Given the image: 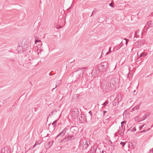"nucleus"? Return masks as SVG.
Wrapping results in <instances>:
<instances>
[{
    "label": "nucleus",
    "mask_w": 153,
    "mask_h": 153,
    "mask_svg": "<svg viewBox=\"0 0 153 153\" xmlns=\"http://www.w3.org/2000/svg\"><path fill=\"white\" fill-rule=\"evenodd\" d=\"M87 68L86 67L79 68L77 70L75 71V75L76 76V78L77 79L76 81H79L82 79L83 76V73Z\"/></svg>",
    "instance_id": "1"
},
{
    "label": "nucleus",
    "mask_w": 153,
    "mask_h": 153,
    "mask_svg": "<svg viewBox=\"0 0 153 153\" xmlns=\"http://www.w3.org/2000/svg\"><path fill=\"white\" fill-rule=\"evenodd\" d=\"M108 64L106 62H102L97 68V69L100 72L105 71L107 67Z\"/></svg>",
    "instance_id": "2"
},
{
    "label": "nucleus",
    "mask_w": 153,
    "mask_h": 153,
    "mask_svg": "<svg viewBox=\"0 0 153 153\" xmlns=\"http://www.w3.org/2000/svg\"><path fill=\"white\" fill-rule=\"evenodd\" d=\"M118 82V79L117 78H115L112 79L111 80L110 83L108 84V86L112 89H114L115 85Z\"/></svg>",
    "instance_id": "3"
},
{
    "label": "nucleus",
    "mask_w": 153,
    "mask_h": 153,
    "mask_svg": "<svg viewBox=\"0 0 153 153\" xmlns=\"http://www.w3.org/2000/svg\"><path fill=\"white\" fill-rule=\"evenodd\" d=\"M90 144V142L85 139H84L82 141L81 145L83 146V148L85 149L88 147Z\"/></svg>",
    "instance_id": "4"
},
{
    "label": "nucleus",
    "mask_w": 153,
    "mask_h": 153,
    "mask_svg": "<svg viewBox=\"0 0 153 153\" xmlns=\"http://www.w3.org/2000/svg\"><path fill=\"white\" fill-rule=\"evenodd\" d=\"M1 153H10L11 149L9 147L5 146L1 150Z\"/></svg>",
    "instance_id": "5"
},
{
    "label": "nucleus",
    "mask_w": 153,
    "mask_h": 153,
    "mask_svg": "<svg viewBox=\"0 0 153 153\" xmlns=\"http://www.w3.org/2000/svg\"><path fill=\"white\" fill-rule=\"evenodd\" d=\"M125 126L123 125H122L121 128L120 127L119 129L118 130V132L121 136H123L124 132L125 131Z\"/></svg>",
    "instance_id": "6"
},
{
    "label": "nucleus",
    "mask_w": 153,
    "mask_h": 153,
    "mask_svg": "<svg viewBox=\"0 0 153 153\" xmlns=\"http://www.w3.org/2000/svg\"><path fill=\"white\" fill-rule=\"evenodd\" d=\"M78 112L77 111H72L71 113V115L73 117V118L76 119L78 116Z\"/></svg>",
    "instance_id": "7"
},
{
    "label": "nucleus",
    "mask_w": 153,
    "mask_h": 153,
    "mask_svg": "<svg viewBox=\"0 0 153 153\" xmlns=\"http://www.w3.org/2000/svg\"><path fill=\"white\" fill-rule=\"evenodd\" d=\"M78 130V128L76 126H72L70 129L71 132L73 133L74 134H76L77 133Z\"/></svg>",
    "instance_id": "8"
},
{
    "label": "nucleus",
    "mask_w": 153,
    "mask_h": 153,
    "mask_svg": "<svg viewBox=\"0 0 153 153\" xmlns=\"http://www.w3.org/2000/svg\"><path fill=\"white\" fill-rule=\"evenodd\" d=\"M81 119L79 118V120H80V121L82 123H85L86 122V118L84 115H82L81 116Z\"/></svg>",
    "instance_id": "9"
},
{
    "label": "nucleus",
    "mask_w": 153,
    "mask_h": 153,
    "mask_svg": "<svg viewBox=\"0 0 153 153\" xmlns=\"http://www.w3.org/2000/svg\"><path fill=\"white\" fill-rule=\"evenodd\" d=\"M67 129L65 128H64L62 131L56 137H58L59 136H63L66 132Z\"/></svg>",
    "instance_id": "10"
},
{
    "label": "nucleus",
    "mask_w": 153,
    "mask_h": 153,
    "mask_svg": "<svg viewBox=\"0 0 153 153\" xmlns=\"http://www.w3.org/2000/svg\"><path fill=\"white\" fill-rule=\"evenodd\" d=\"M118 101L117 100V99H115L113 102V104L114 106H117L118 104Z\"/></svg>",
    "instance_id": "11"
},
{
    "label": "nucleus",
    "mask_w": 153,
    "mask_h": 153,
    "mask_svg": "<svg viewBox=\"0 0 153 153\" xmlns=\"http://www.w3.org/2000/svg\"><path fill=\"white\" fill-rule=\"evenodd\" d=\"M61 82H62V81L61 80H57L56 81V87L55 88H53V89H54L55 88H56L61 83Z\"/></svg>",
    "instance_id": "12"
},
{
    "label": "nucleus",
    "mask_w": 153,
    "mask_h": 153,
    "mask_svg": "<svg viewBox=\"0 0 153 153\" xmlns=\"http://www.w3.org/2000/svg\"><path fill=\"white\" fill-rule=\"evenodd\" d=\"M152 21H149L146 24V26L148 27V28H149L152 26Z\"/></svg>",
    "instance_id": "13"
},
{
    "label": "nucleus",
    "mask_w": 153,
    "mask_h": 153,
    "mask_svg": "<svg viewBox=\"0 0 153 153\" xmlns=\"http://www.w3.org/2000/svg\"><path fill=\"white\" fill-rule=\"evenodd\" d=\"M74 139V136H68V137H66L65 138V139L66 140H67V141L68 140H70Z\"/></svg>",
    "instance_id": "14"
},
{
    "label": "nucleus",
    "mask_w": 153,
    "mask_h": 153,
    "mask_svg": "<svg viewBox=\"0 0 153 153\" xmlns=\"http://www.w3.org/2000/svg\"><path fill=\"white\" fill-rule=\"evenodd\" d=\"M115 99H117V100L118 101V103H119V102L121 101V97L120 96L118 95L116 98Z\"/></svg>",
    "instance_id": "15"
},
{
    "label": "nucleus",
    "mask_w": 153,
    "mask_h": 153,
    "mask_svg": "<svg viewBox=\"0 0 153 153\" xmlns=\"http://www.w3.org/2000/svg\"><path fill=\"white\" fill-rule=\"evenodd\" d=\"M109 102L108 100H106L102 105H103V107H105L106 106Z\"/></svg>",
    "instance_id": "16"
},
{
    "label": "nucleus",
    "mask_w": 153,
    "mask_h": 153,
    "mask_svg": "<svg viewBox=\"0 0 153 153\" xmlns=\"http://www.w3.org/2000/svg\"><path fill=\"white\" fill-rule=\"evenodd\" d=\"M110 79H111V78L109 76L107 77L106 78H105V79H104V80L103 81L102 83H105V81H108L109 80H110Z\"/></svg>",
    "instance_id": "17"
},
{
    "label": "nucleus",
    "mask_w": 153,
    "mask_h": 153,
    "mask_svg": "<svg viewBox=\"0 0 153 153\" xmlns=\"http://www.w3.org/2000/svg\"><path fill=\"white\" fill-rule=\"evenodd\" d=\"M122 42H121V43H120V45H121V46L120 47H119V46H117V47H115L114 48V50H115V49H116V50H118L120 48V47L122 45Z\"/></svg>",
    "instance_id": "18"
},
{
    "label": "nucleus",
    "mask_w": 153,
    "mask_h": 153,
    "mask_svg": "<svg viewBox=\"0 0 153 153\" xmlns=\"http://www.w3.org/2000/svg\"><path fill=\"white\" fill-rule=\"evenodd\" d=\"M53 144V142H50L48 143V145H49L48 146V147L47 149H48V148H49Z\"/></svg>",
    "instance_id": "19"
},
{
    "label": "nucleus",
    "mask_w": 153,
    "mask_h": 153,
    "mask_svg": "<svg viewBox=\"0 0 153 153\" xmlns=\"http://www.w3.org/2000/svg\"><path fill=\"white\" fill-rule=\"evenodd\" d=\"M139 107H140V106L139 105H137L136 106H135V107H134L132 109L133 110H137V109H138V108H139Z\"/></svg>",
    "instance_id": "20"
},
{
    "label": "nucleus",
    "mask_w": 153,
    "mask_h": 153,
    "mask_svg": "<svg viewBox=\"0 0 153 153\" xmlns=\"http://www.w3.org/2000/svg\"><path fill=\"white\" fill-rule=\"evenodd\" d=\"M20 15L22 16L23 19L25 16V14L24 13L21 12V14Z\"/></svg>",
    "instance_id": "21"
},
{
    "label": "nucleus",
    "mask_w": 153,
    "mask_h": 153,
    "mask_svg": "<svg viewBox=\"0 0 153 153\" xmlns=\"http://www.w3.org/2000/svg\"><path fill=\"white\" fill-rule=\"evenodd\" d=\"M36 146V144H35L33 146H32L30 147L29 148V150H31V149H33Z\"/></svg>",
    "instance_id": "22"
},
{
    "label": "nucleus",
    "mask_w": 153,
    "mask_h": 153,
    "mask_svg": "<svg viewBox=\"0 0 153 153\" xmlns=\"http://www.w3.org/2000/svg\"><path fill=\"white\" fill-rule=\"evenodd\" d=\"M120 144L121 145H122L123 147L124 146V145H125V144H126V143L124 142H121L120 143Z\"/></svg>",
    "instance_id": "23"
},
{
    "label": "nucleus",
    "mask_w": 153,
    "mask_h": 153,
    "mask_svg": "<svg viewBox=\"0 0 153 153\" xmlns=\"http://www.w3.org/2000/svg\"><path fill=\"white\" fill-rule=\"evenodd\" d=\"M41 42L40 40H35V42L36 44L37 43V42L39 43Z\"/></svg>",
    "instance_id": "24"
},
{
    "label": "nucleus",
    "mask_w": 153,
    "mask_h": 153,
    "mask_svg": "<svg viewBox=\"0 0 153 153\" xmlns=\"http://www.w3.org/2000/svg\"><path fill=\"white\" fill-rule=\"evenodd\" d=\"M111 47H110L109 49V51H108V52L107 53H106V54H108L110 52H111Z\"/></svg>",
    "instance_id": "25"
},
{
    "label": "nucleus",
    "mask_w": 153,
    "mask_h": 153,
    "mask_svg": "<svg viewBox=\"0 0 153 153\" xmlns=\"http://www.w3.org/2000/svg\"><path fill=\"white\" fill-rule=\"evenodd\" d=\"M27 46L26 45L24 47V50H20L21 51H22V52L23 51H24L25 50H26V49H27Z\"/></svg>",
    "instance_id": "26"
},
{
    "label": "nucleus",
    "mask_w": 153,
    "mask_h": 153,
    "mask_svg": "<svg viewBox=\"0 0 153 153\" xmlns=\"http://www.w3.org/2000/svg\"><path fill=\"white\" fill-rule=\"evenodd\" d=\"M57 120H56L54 121L53 122V123H52V125H55L57 123Z\"/></svg>",
    "instance_id": "27"
},
{
    "label": "nucleus",
    "mask_w": 153,
    "mask_h": 153,
    "mask_svg": "<svg viewBox=\"0 0 153 153\" xmlns=\"http://www.w3.org/2000/svg\"><path fill=\"white\" fill-rule=\"evenodd\" d=\"M56 111H56V109H53V110L52 111V112L51 113V114H53V112H56Z\"/></svg>",
    "instance_id": "28"
},
{
    "label": "nucleus",
    "mask_w": 153,
    "mask_h": 153,
    "mask_svg": "<svg viewBox=\"0 0 153 153\" xmlns=\"http://www.w3.org/2000/svg\"><path fill=\"white\" fill-rule=\"evenodd\" d=\"M146 55H145V56H146ZM144 55L145 56L144 54L143 53H142L140 54V55L139 56V57H141Z\"/></svg>",
    "instance_id": "29"
},
{
    "label": "nucleus",
    "mask_w": 153,
    "mask_h": 153,
    "mask_svg": "<svg viewBox=\"0 0 153 153\" xmlns=\"http://www.w3.org/2000/svg\"><path fill=\"white\" fill-rule=\"evenodd\" d=\"M124 40H126V45H127V43H128V40L126 39H124Z\"/></svg>",
    "instance_id": "30"
},
{
    "label": "nucleus",
    "mask_w": 153,
    "mask_h": 153,
    "mask_svg": "<svg viewBox=\"0 0 153 153\" xmlns=\"http://www.w3.org/2000/svg\"><path fill=\"white\" fill-rule=\"evenodd\" d=\"M146 131V130L145 129H144V130H142V131H141V132H140V133L145 132Z\"/></svg>",
    "instance_id": "31"
},
{
    "label": "nucleus",
    "mask_w": 153,
    "mask_h": 153,
    "mask_svg": "<svg viewBox=\"0 0 153 153\" xmlns=\"http://www.w3.org/2000/svg\"><path fill=\"white\" fill-rule=\"evenodd\" d=\"M96 13V12H95L94 11V10L92 13V14H91V16H92V15L93 14H95Z\"/></svg>",
    "instance_id": "32"
},
{
    "label": "nucleus",
    "mask_w": 153,
    "mask_h": 153,
    "mask_svg": "<svg viewBox=\"0 0 153 153\" xmlns=\"http://www.w3.org/2000/svg\"><path fill=\"white\" fill-rule=\"evenodd\" d=\"M109 6H111V7H114V6L113 5H112V3H111L109 4Z\"/></svg>",
    "instance_id": "33"
},
{
    "label": "nucleus",
    "mask_w": 153,
    "mask_h": 153,
    "mask_svg": "<svg viewBox=\"0 0 153 153\" xmlns=\"http://www.w3.org/2000/svg\"><path fill=\"white\" fill-rule=\"evenodd\" d=\"M146 125L145 124H143L142 126L140 128V129H141L142 128L144 127V126H145Z\"/></svg>",
    "instance_id": "34"
},
{
    "label": "nucleus",
    "mask_w": 153,
    "mask_h": 153,
    "mask_svg": "<svg viewBox=\"0 0 153 153\" xmlns=\"http://www.w3.org/2000/svg\"><path fill=\"white\" fill-rule=\"evenodd\" d=\"M107 112V111H103V116H104V114Z\"/></svg>",
    "instance_id": "35"
},
{
    "label": "nucleus",
    "mask_w": 153,
    "mask_h": 153,
    "mask_svg": "<svg viewBox=\"0 0 153 153\" xmlns=\"http://www.w3.org/2000/svg\"><path fill=\"white\" fill-rule=\"evenodd\" d=\"M62 28V26H59L57 28L58 29H60V28Z\"/></svg>",
    "instance_id": "36"
},
{
    "label": "nucleus",
    "mask_w": 153,
    "mask_h": 153,
    "mask_svg": "<svg viewBox=\"0 0 153 153\" xmlns=\"http://www.w3.org/2000/svg\"><path fill=\"white\" fill-rule=\"evenodd\" d=\"M146 131H149V130H150V128H148L147 129H146Z\"/></svg>",
    "instance_id": "37"
},
{
    "label": "nucleus",
    "mask_w": 153,
    "mask_h": 153,
    "mask_svg": "<svg viewBox=\"0 0 153 153\" xmlns=\"http://www.w3.org/2000/svg\"><path fill=\"white\" fill-rule=\"evenodd\" d=\"M152 152V153H153V149H152L151 150H150V152Z\"/></svg>",
    "instance_id": "38"
},
{
    "label": "nucleus",
    "mask_w": 153,
    "mask_h": 153,
    "mask_svg": "<svg viewBox=\"0 0 153 153\" xmlns=\"http://www.w3.org/2000/svg\"><path fill=\"white\" fill-rule=\"evenodd\" d=\"M89 113L90 114H91V116H92V113H91V111H89Z\"/></svg>",
    "instance_id": "39"
},
{
    "label": "nucleus",
    "mask_w": 153,
    "mask_h": 153,
    "mask_svg": "<svg viewBox=\"0 0 153 153\" xmlns=\"http://www.w3.org/2000/svg\"><path fill=\"white\" fill-rule=\"evenodd\" d=\"M124 123V121H123L121 123V125H123V123Z\"/></svg>",
    "instance_id": "40"
},
{
    "label": "nucleus",
    "mask_w": 153,
    "mask_h": 153,
    "mask_svg": "<svg viewBox=\"0 0 153 153\" xmlns=\"http://www.w3.org/2000/svg\"><path fill=\"white\" fill-rule=\"evenodd\" d=\"M35 144H36V145H37V144H38V143L37 142H36L35 143Z\"/></svg>",
    "instance_id": "41"
},
{
    "label": "nucleus",
    "mask_w": 153,
    "mask_h": 153,
    "mask_svg": "<svg viewBox=\"0 0 153 153\" xmlns=\"http://www.w3.org/2000/svg\"><path fill=\"white\" fill-rule=\"evenodd\" d=\"M102 153H104V151H103V150H102Z\"/></svg>",
    "instance_id": "42"
},
{
    "label": "nucleus",
    "mask_w": 153,
    "mask_h": 153,
    "mask_svg": "<svg viewBox=\"0 0 153 153\" xmlns=\"http://www.w3.org/2000/svg\"><path fill=\"white\" fill-rule=\"evenodd\" d=\"M49 75H50V76H51V75H52L51 74V73H49Z\"/></svg>",
    "instance_id": "43"
},
{
    "label": "nucleus",
    "mask_w": 153,
    "mask_h": 153,
    "mask_svg": "<svg viewBox=\"0 0 153 153\" xmlns=\"http://www.w3.org/2000/svg\"><path fill=\"white\" fill-rule=\"evenodd\" d=\"M152 14L153 16V12L152 13Z\"/></svg>",
    "instance_id": "44"
},
{
    "label": "nucleus",
    "mask_w": 153,
    "mask_h": 153,
    "mask_svg": "<svg viewBox=\"0 0 153 153\" xmlns=\"http://www.w3.org/2000/svg\"><path fill=\"white\" fill-rule=\"evenodd\" d=\"M19 43H18V46H19Z\"/></svg>",
    "instance_id": "45"
}]
</instances>
